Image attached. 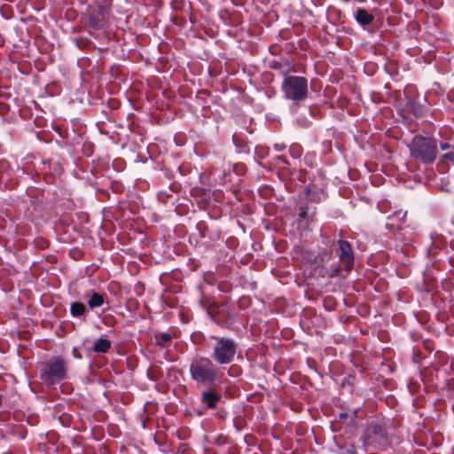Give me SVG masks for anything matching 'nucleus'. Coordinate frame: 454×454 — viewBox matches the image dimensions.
Wrapping results in <instances>:
<instances>
[{"mask_svg":"<svg viewBox=\"0 0 454 454\" xmlns=\"http://www.w3.org/2000/svg\"><path fill=\"white\" fill-rule=\"evenodd\" d=\"M215 340L213 347L212 358L218 364H228L234 361L238 351V343L230 338L212 336Z\"/></svg>","mask_w":454,"mask_h":454,"instance_id":"obj_4","label":"nucleus"},{"mask_svg":"<svg viewBox=\"0 0 454 454\" xmlns=\"http://www.w3.org/2000/svg\"><path fill=\"white\" fill-rule=\"evenodd\" d=\"M408 147L411 157L425 165L434 163L438 155V143L432 137L416 135Z\"/></svg>","mask_w":454,"mask_h":454,"instance_id":"obj_1","label":"nucleus"},{"mask_svg":"<svg viewBox=\"0 0 454 454\" xmlns=\"http://www.w3.org/2000/svg\"><path fill=\"white\" fill-rule=\"evenodd\" d=\"M340 454H357L356 448L353 444H346L339 447Z\"/></svg>","mask_w":454,"mask_h":454,"instance_id":"obj_17","label":"nucleus"},{"mask_svg":"<svg viewBox=\"0 0 454 454\" xmlns=\"http://www.w3.org/2000/svg\"><path fill=\"white\" fill-rule=\"evenodd\" d=\"M438 147H440L442 151H447L453 148V146L448 142L441 143L438 145Z\"/></svg>","mask_w":454,"mask_h":454,"instance_id":"obj_19","label":"nucleus"},{"mask_svg":"<svg viewBox=\"0 0 454 454\" xmlns=\"http://www.w3.org/2000/svg\"><path fill=\"white\" fill-rule=\"evenodd\" d=\"M355 17L356 21L363 26L371 24L374 20L373 15L370 14L365 9L362 8L356 11Z\"/></svg>","mask_w":454,"mask_h":454,"instance_id":"obj_11","label":"nucleus"},{"mask_svg":"<svg viewBox=\"0 0 454 454\" xmlns=\"http://www.w3.org/2000/svg\"><path fill=\"white\" fill-rule=\"evenodd\" d=\"M348 417V413L341 412V413L340 414V419H347Z\"/></svg>","mask_w":454,"mask_h":454,"instance_id":"obj_22","label":"nucleus"},{"mask_svg":"<svg viewBox=\"0 0 454 454\" xmlns=\"http://www.w3.org/2000/svg\"><path fill=\"white\" fill-rule=\"evenodd\" d=\"M281 88L285 98L294 102L303 101L308 97V80L303 76H286Z\"/></svg>","mask_w":454,"mask_h":454,"instance_id":"obj_6","label":"nucleus"},{"mask_svg":"<svg viewBox=\"0 0 454 454\" xmlns=\"http://www.w3.org/2000/svg\"><path fill=\"white\" fill-rule=\"evenodd\" d=\"M339 259L341 266L331 268L327 271L329 278H335L341 275L342 270L349 272L354 266V253L351 245L346 240H339Z\"/></svg>","mask_w":454,"mask_h":454,"instance_id":"obj_8","label":"nucleus"},{"mask_svg":"<svg viewBox=\"0 0 454 454\" xmlns=\"http://www.w3.org/2000/svg\"><path fill=\"white\" fill-rule=\"evenodd\" d=\"M191 378L198 384L212 385L219 379V371L207 357L196 356L190 364Z\"/></svg>","mask_w":454,"mask_h":454,"instance_id":"obj_2","label":"nucleus"},{"mask_svg":"<svg viewBox=\"0 0 454 454\" xmlns=\"http://www.w3.org/2000/svg\"><path fill=\"white\" fill-rule=\"evenodd\" d=\"M275 147L277 148V150L280 151L283 149V146L282 145H276Z\"/></svg>","mask_w":454,"mask_h":454,"instance_id":"obj_23","label":"nucleus"},{"mask_svg":"<svg viewBox=\"0 0 454 454\" xmlns=\"http://www.w3.org/2000/svg\"><path fill=\"white\" fill-rule=\"evenodd\" d=\"M72 355L77 358V359H81L82 358V355L81 353L79 352L78 348H74L72 349Z\"/></svg>","mask_w":454,"mask_h":454,"instance_id":"obj_20","label":"nucleus"},{"mask_svg":"<svg viewBox=\"0 0 454 454\" xmlns=\"http://www.w3.org/2000/svg\"><path fill=\"white\" fill-rule=\"evenodd\" d=\"M355 413H356V412L354 411V414H355ZM354 417H355V415L350 417V422H352V421L354 420Z\"/></svg>","mask_w":454,"mask_h":454,"instance_id":"obj_24","label":"nucleus"},{"mask_svg":"<svg viewBox=\"0 0 454 454\" xmlns=\"http://www.w3.org/2000/svg\"><path fill=\"white\" fill-rule=\"evenodd\" d=\"M111 344L108 339L100 338L94 343L92 350L96 353H106L111 348Z\"/></svg>","mask_w":454,"mask_h":454,"instance_id":"obj_12","label":"nucleus"},{"mask_svg":"<svg viewBox=\"0 0 454 454\" xmlns=\"http://www.w3.org/2000/svg\"><path fill=\"white\" fill-rule=\"evenodd\" d=\"M106 301V294L92 292L89 300H88V306L90 309H94L97 308L101 307Z\"/></svg>","mask_w":454,"mask_h":454,"instance_id":"obj_10","label":"nucleus"},{"mask_svg":"<svg viewBox=\"0 0 454 454\" xmlns=\"http://www.w3.org/2000/svg\"><path fill=\"white\" fill-rule=\"evenodd\" d=\"M306 215H307V211H306V210H304V209H302V210L300 212V214H299V216H300L301 218H305V217H306Z\"/></svg>","mask_w":454,"mask_h":454,"instance_id":"obj_21","label":"nucleus"},{"mask_svg":"<svg viewBox=\"0 0 454 454\" xmlns=\"http://www.w3.org/2000/svg\"><path fill=\"white\" fill-rule=\"evenodd\" d=\"M221 396L215 390H208L202 393L201 402L210 409L216 408Z\"/></svg>","mask_w":454,"mask_h":454,"instance_id":"obj_9","label":"nucleus"},{"mask_svg":"<svg viewBox=\"0 0 454 454\" xmlns=\"http://www.w3.org/2000/svg\"><path fill=\"white\" fill-rule=\"evenodd\" d=\"M442 160L454 162V153L452 151L447 152L442 155Z\"/></svg>","mask_w":454,"mask_h":454,"instance_id":"obj_18","label":"nucleus"},{"mask_svg":"<svg viewBox=\"0 0 454 454\" xmlns=\"http://www.w3.org/2000/svg\"><path fill=\"white\" fill-rule=\"evenodd\" d=\"M86 312V307L82 302L75 301L70 306V313L74 317H80Z\"/></svg>","mask_w":454,"mask_h":454,"instance_id":"obj_13","label":"nucleus"},{"mask_svg":"<svg viewBox=\"0 0 454 454\" xmlns=\"http://www.w3.org/2000/svg\"><path fill=\"white\" fill-rule=\"evenodd\" d=\"M407 108L411 111L415 116L422 115V106L416 104L414 101H409L407 103Z\"/></svg>","mask_w":454,"mask_h":454,"instance_id":"obj_16","label":"nucleus"},{"mask_svg":"<svg viewBox=\"0 0 454 454\" xmlns=\"http://www.w3.org/2000/svg\"><path fill=\"white\" fill-rule=\"evenodd\" d=\"M171 339V335L166 333H161L155 335V340L157 345L162 348L169 346Z\"/></svg>","mask_w":454,"mask_h":454,"instance_id":"obj_14","label":"nucleus"},{"mask_svg":"<svg viewBox=\"0 0 454 454\" xmlns=\"http://www.w3.org/2000/svg\"><path fill=\"white\" fill-rule=\"evenodd\" d=\"M361 439L365 451L383 450L389 444L386 428L375 421L367 423Z\"/></svg>","mask_w":454,"mask_h":454,"instance_id":"obj_3","label":"nucleus"},{"mask_svg":"<svg viewBox=\"0 0 454 454\" xmlns=\"http://www.w3.org/2000/svg\"><path fill=\"white\" fill-rule=\"evenodd\" d=\"M67 378V362L62 356H53L43 364L41 380L53 384Z\"/></svg>","mask_w":454,"mask_h":454,"instance_id":"obj_7","label":"nucleus"},{"mask_svg":"<svg viewBox=\"0 0 454 454\" xmlns=\"http://www.w3.org/2000/svg\"><path fill=\"white\" fill-rule=\"evenodd\" d=\"M108 2V0H104V4H98L97 8L84 14L83 25L90 35H93L94 31L106 27L111 16L110 3Z\"/></svg>","mask_w":454,"mask_h":454,"instance_id":"obj_5","label":"nucleus"},{"mask_svg":"<svg viewBox=\"0 0 454 454\" xmlns=\"http://www.w3.org/2000/svg\"><path fill=\"white\" fill-rule=\"evenodd\" d=\"M307 199L312 202H319L321 200L320 193L317 191H312L311 188L307 187L305 189Z\"/></svg>","mask_w":454,"mask_h":454,"instance_id":"obj_15","label":"nucleus"}]
</instances>
